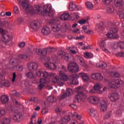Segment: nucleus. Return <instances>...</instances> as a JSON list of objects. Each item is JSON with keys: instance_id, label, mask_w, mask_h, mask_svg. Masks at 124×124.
I'll list each match as a JSON object with an SVG mask.
<instances>
[{"instance_id": "obj_1", "label": "nucleus", "mask_w": 124, "mask_h": 124, "mask_svg": "<svg viewBox=\"0 0 124 124\" xmlns=\"http://www.w3.org/2000/svg\"><path fill=\"white\" fill-rule=\"evenodd\" d=\"M9 112H13L14 113L13 115V120L16 123H20L22 121V119H23V115L21 111L19 110L14 109L13 107H10L9 108Z\"/></svg>"}, {"instance_id": "obj_2", "label": "nucleus", "mask_w": 124, "mask_h": 124, "mask_svg": "<svg viewBox=\"0 0 124 124\" xmlns=\"http://www.w3.org/2000/svg\"><path fill=\"white\" fill-rule=\"evenodd\" d=\"M68 70L71 73H76V72H79L80 68L79 66L75 62L70 63L68 65Z\"/></svg>"}, {"instance_id": "obj_3", "label": "nucleus", "mask_w": 124, "mask_h": 124, "mask_svg": "<svg viewBox=\"0 0 124 124\" xmlns=\"http://www.w3.org/2000/svg\"><path fill=\"white\" fill-rule=\"evenodd\" d=\"M118 31H119V29L117 27H111L109 32L107 33L106 35L108 38H117L118 37V35H117Z\"/></svg>"}, {"instance_id": "obj_4", "label": "nucleus", "mask_w": 124, "mask_h": 124, "mask_svg": "<svg viewBox=\"0 0 124 124\" xmlns=\"http://www.w3.org/2000/svg\"><path fill=\"white\" fill-rule=\"evenodd\" d=\"M22 7L23 9L26 10L27 13H34L35 12L34 10L33 9V7L32 6H30L29 7V1H24L22 2Z\"/></svg>"}, {"instance_id": "obj_5", "label": "nucleus", "mask_w": 124, "mask_h": 124, "mask_svg": "<svg viewBox=\"0 0 124 124\" xmlns=\"http://www.w3.org/2000/svg\"><path fill=\"white\" fill-rule=\"evenodd\" d=\"M43 13L44 14H48L49 17L54 16V12L52 11V7L49 5H46L43 7Z\"/></svg>"}, {"instance_id": "obj_6", "label": "nucleus", "mask_w": 124, "mask_h": 124, "mask_svg": "<svg viewBox=\"0 0 124 124\" xmlns=\"http://www.w3.org/2000/svg\"><path fill=\"white\" fill-rule=\"evenodd\" d=\"M50 24L52 25L51 29L54 32L59 31L61 30V24L57 23V21L55 19H52L50 21Z\"/></svg>"}, {"instance_id": "obj_7", "label": "nucleus", "mask_w": 124, "mask_h": 124, "mask_svg": "<svg viewBox=\"0 0 124 124\" xmlns=\"http://www.w3.org/2000/svg\"><path fill=\"white\" fill-rule=\"evenodd\" d=\"M122 85H123V81L120 80L109 81L108 83L109 88H114V89L119 88Z\"/></svg>"}, {"instance_id": "obj_8", "label": "nucleus", "mask_w": 124, "mask_h": 124, "mask_svg": "<svg viewBox=\"0 0 124 124\" xmlns=\"http://www.w3.org/2000/svg\"><path fill=\"white\" fill-rule=\"evenodd\" d=\"M114 3L116 7H119L121 10H124V0H114Z\"/></svg>"}, {"instance_id": "obj_9", "label": "nucleus", "mask_w": 124, "mask_h": 124, "mask_svg": "<svg viewBox=\"0 0 124 124\" xmlns=\"http://www.w3.org/2000/svg\"><path fill=\"white\" fill-rule=\"evenodd\" d=\"M88 100L90 103L94 104V105H97L99 103V98L96 96H91L88 98Z\"/></svg>"}, {"instance_id": "obj_10", "label": "nucleus", "mask_w": 124, "mask_h": 124, "mask_svg": "<svg viewBox=\"0 0 124 124\" xmlns=\"http://www.w3.org/2000/svg\"><path fill=\"white\" fill-rule=\"evenodd\" d=\"M108 97L112 102H116L120 98V95L117 93H112L108 95Z\"/></svg>"}, {"instance_id": "obj_11", "label": "nucleus", "mask_w": 124, "mask_h": 124, "mask_svg": "<svg viewBox=\"0 0 124 124\" xmlns=\"http://www.w3.org/2000/svg\"><path fill=\"white\" fill-rule=\"evenodd\" d=\"M58 56L61 57L62 59H64L65 60L66 62L68 61L69 60V56H68V54L66 53L65 52L60 50L58 52Z\"/></svg>"}, {"instance_id": "obj_12", "label": "nucleus", "mask_w": 124, "mask_h": 124, "mask_svg": "<svg viewBox=\"0 0 124 124\" xmlns=\"http://www.w3.org/2000/svg\"><path fill=\"white\" fill-rule=\"evenodd\" d=\"M70 80L72 81L73 85H78V80L77 79L79 78V76L77 74H74L70 76Z\"/></svg>"}, {"instance_id": "obj_13", "label": "nucleus", "mask_w": 124, "mask_h": 124, "mask_svg": "<svg viewBox=\"0 0 124 124\" xmlns=\"http://www.w3.org/2000/svg\"><path fill=\"white\" fill-rule=\"evenodd\" d=\"M92 78L94 79V80L101 81V80H103V76L99 73L93 74L92 75Z\"/></svg>"}, {"instance_id": "obj_14", "label": "nucleus", "mask_w": 124, "mask_h": 124, "mask_svg": "<svg viewBox=\"0 0 124 124\" xmlns=\"http://www.w3.org/2000/svg\"><path fill=\"white\" fill-rule=\"evenodd\" d=\"M100 108L102 112H105L107 110V103L105 101H101L100 103Z\"/></svg>"}, {"instance_id": "obj_15", "label": "nucleus", "mask_w": 124, "mask_h": 124, "mask_svg": "<svg viewBox=\"0 0 124 124\" xmlns=\"http://www.w3.org/2000/svg\"><path fill=\"white\" fill-rule=\"evenodd\" d=\"M32 52H30L29 53H25L24 54H19L18 55V57L19 59H21V60H27L28 58L30 57V56H32Z\"/></svg>"}, {"instance_id": "obj_16", "label": "nucleus", "mask_w": 124, "mask_h": 124, "mask_svg": "<svg viewBox=\"0 0 124 124\" xmlns=\"http://www.w3.org/2000/svg\"><path fill=\"white\" fill-rule=\"evenodd\" d=\"M87 97H88V95L86 94L85 93H82L80 94L77 95L76 98L78 101L81 100L84 101V100L86 99V98H87Z\"/></svg>"}, {"instance_id": "obj_17", "label": "nucleus", "mask_w": 124, "mask_h": 124, "mask_svg": "<svg viewBox=\"0 0 124 124\" xmlns=\"http://www.w3.org/2000/svg\"><path fill=\"white\" fill-rule=\"evenodd\" d=\"M88 112L91 117L96 118L97 117V110L95 108H92L89 109Z\"/></svg>"}, {"instance_id": "obj_18", "label": "nucleus", "mask_w": 124, "mask_h": 124, "mask_svg": "<svg viewBox=\"0 0 124 124\" xmlns=\"http://www.w3.org/2000/svg\"><path fill=\"white\" fill-rule=\"evenodd\" d=\"M47 51H49V49L45 48L44 50H42L40 49H36V52L37 54H38V55H41L42 56H46V55H47Z\"/></svg>"}, {"instance_id": "obj_19", "label": "nucleus", "mask_w": 124, "mask_h": 124, "mask_svg": "<svg viewBox=\"0 0 124 124\" xmlns=\"http://www.w3.org/2000/svg\"><path fill=\"white\" fill-rule=\"evenodd\" d=\"M42 32L45 35H48V34L51 33V30L49 27L45 26L43 29H42Z\"/></svg>"}, {"instance_id": "obj_20", "label": "nucleus", "mask_w": 124, "mask_h": 124, "mask_svg": "<svg viewBox=\"0 0 124 124\" xmlns=\"http://www.w3.org/2000/svg\"><path fill=\"white\" fill-rule=\"evenodd\" d=\"M47 82L46 79L41 78L40 81V85L38 86V89L41 91L43 88H44L45 84Z\"/></svg>"}, {"instance_id": "obj_21", "label": "nucleus", "mask_w": 124, "mask_h": 124, "mask_svg": "<svg viewBox=\"0 0 124 124\" xmlns=\"http://www.w3.org/2000/svg\"><path fill=\"white\" fill-rule=\"evenodd\" d=\"M79 76L81 77L82 79L84 81V82H88L90 80V77L88 76V74H85L84 73H79Z\"/></svg>"}, {"instance_id": "obj_22", "label": "nucleus", "mask_w": 124, "mask_h": 124, "mask_svg": "<svg viewBox=\"0 0 124 124\" xmlns=\"http://www.w3.org/2000/svg\"><path fill=\"white\" fill-rule=\"evenodd\" d=\"M70 18V15L68 13H64L61 15L60 16V19L62 20L63 21H67V20H69Z\"/></svg>"}, {"instance_id": "obj_23", "label": "nucleus", "mask_w": 124, "mask_h": 124, "mask_svg": "<svg viewBox=\"0 0 124 124\" xmlns=\"http://www.w3.org/2000/svg\"><path fill=\"white\" fill-rule=\"evenodd\" d=\"M8 101H9V97H8V96L4 95L1 96V102L2 104H7L8 103Z\"/></svg>"}, {"instance_id": "obj_24", "label": "nucleus", "mask_w": 124, "mask_h": 124, "mask_svg": "<svg viewBox=\"0 0 124 124\" xmlns=\"http://www.w3.org/2000/svg\"><path fill=\"white\" fill-rule=\"evenodd\" d=\"M60 77L62 80H63V81H67V80H68V77H67V75L62 72V71H60Z\"/></svg>"}, {"instance_id": "obj_25", "label": "nucleus", "mask_w": 124, "mask_h": 124, "mask_svg": "<svg viewBox=\"0 0 124 124\" xmlns=\"http://www.w3.org/2000/svg\"><path fill=\"white\" fill-rule=\"evenodd\" d=\"M99 46L101 49L103 50V51H104L105 52H108V50H107V49L105 48V46H106V44H105V42H104V40H101L100 41L99 43Z\"/></svg>"}, {"instance_id": "obj_26", "label": "nucleus", "mask_w": 124, "mask_h": 124, "mask_svg": "<svg viewBox=\"0 0 124 124\" xmlns=\"http://www.w3.org/2000/svg\"><path fill=\"white\" fill-rule=\"evenodd\" d=\"M45 66L46 67L49 68V69H56V68H57V66L53 63H50L49 64L48 63H45Z\"/></svg>"}, {"instance_id": "obj_27", "label": "nucleus", "mask_w": 124, "mask_h": 124, "mask_svg": "<svg viewBox=\"0 0 124 124\" xmlns=\"http://www.w3.org/2000/svg\"><path fill=\"white\" fill-rule=\"evenodd\" d=\"M96 66L99 68H101V69H104L105 67H107V64L104 62H101L96 64Z\"/></svg>"}, {"instance_id": "obj_28", "label": "nucleus", "mask_w": 124, "mask_h": 124, "mask_svg": "<svg viewBox=\"0 0 124 124\" xmlns=\"http://www.w3.org/2000/svg\"><path fill=\"white\" fill-rule=\"evenodd\" d=\"M78 62L81 65V66H82V67H85V68H87L88 67V65L86 64L85 62V61L82 58H80V59L78 60Z\"/></svg>"}, {"instance_id": "obj_29", "label": "nucleus", "mask_w": 124, "mask_h": 124, "mask_svg": "<svg viewBox=\"0 0 124 124\" xmlns=\"http://www.w3.org/2000/svg\"><path fill=\"white\" fill-rule=\"evenodd\" d=\"M0 123L2 124H10L11 123V119L8 118H3L1 120Z\"/></svg>"}, {"instance_id": "obj_30", "label": "nucleus", "mask_w": 124, "mask_h": 124, "mask_svg": "<svg viewBox=\"0 0 124 124\" xmlns=\"http://www.w3.org/2000/svg\"><path fill=\"white\" fill-rule=\"evenodd\" d=\"M31 28L34 30V31H36L37 30V21H34L31 23Z\"/></svg>"}, {"instance_id": "obj_31", "label": "nucleus", "mask_w": 124, "mask_h": 124, "mask_svg": "<svg viewBox=\"0 0 124 124\" xmlns=\"http://www.w3.org/2000/svg\"><path fill=\"white\" fill-rule=\"evenodd\" d=\"M26 76H27L28 78H30V79H32V80L34 81H36V79H35V78H34V75L32 72H28L27 74H26Z\"/></svg>"}, {"instance_id": "obj_32", "label": "nucleus", "mask_w": 124, "mask_h": 124, "mask_svg": "<svg viewBox=\"0 0 124 124\" xmlns=\"http://www.w3.org/2000/svg\"><path fill=\"white\" fill-rule=\"evenodd\" d=\"M62 122L65 123V124H67V123L70 122V115H68L63 118L62 119Z\"/></svg>"}, {"instance_id": "obj_33", "label": "nucleus", "mask_w": 124, "mask_h": 124, "mask_svg": "<svg viewBox=\"0 0 124 124\" xmlns=\"http://www.w3.org/2000/svg\"><path fill=\"white\" fill-rule=\"evenodd\" d=\"M1 84L2 85V87L4 86V87H10V83L8 80H1Z\"/></svg>"}, {"instance_id": "obj_34", "label": "nucleus", "mask_w": 124, "mask_h": 124, "mask_svg": "<svg viewBox=\"0 0 124 124\" xmlns=\"http://www.w3.org/2000/svg\"><path fill=\"white\" fill-rule=\"evenodd\" d=\"M86 6L88 9L92 10L93 9V4L91 2H87L86 3Z\"/></svg>"}, {"instance_id": "obj_35", "label": "nucleus", "mask_w": 124, "mask_h": 124, "mask_svg": "<svg viewBox=\"0 0 124 124\" xmlns=\"http://www.w3.org/2000/svg\"><path fill=\"white\" fill-rule=\"evenodd\" d=\"M76 9V4L72 3H70L69 6V10L70 11H74Z\"/></svg>"}, {"instance_id": "obj_36", "label": "nucleus", "mask_w": 124, "mask_h": 124, "mask_svg": "<svg viewBox=\"0 0 124 124\" xmlns=\"http://www.w3.org/2000/svg\"><path fill=\"white\" fill-rule=\"evenodd\" d=\"M47 100L49 102H56L57 99H56V97H55V96L51 95L47 98Z\"/></svg>"}, {"instance_id": "obj_37", "label": "nucleus", "mask_w": 124, "mask_h": 124, "mask_svg": "<svg viewBox=\"0 0 124 124\" xmlns=\"http://www.w3.org/2000/svg\"><path fill=\"white\" fill-rule=\"evenodd\" d=\"M107 11L108 13L111 14L115 11V9H114V7H113V6H111L107 9Z\"/></svg>"}, {"instance_id": "obj_38", "label": "nucleus", "mask_w": 124, "mask_h": 124, "mask_svg": "<svg viewBox=\"0 0 124 124\" xmlns=\"http://www.w3.org/2000/svg\"><path fill=\"white\" fill-rule=\"evenodd\" d=\"M104 5H110L113 0H102Z\"/></svg>"}, {"instance_id": "obj_39", "label": "nucleus", "mask_w": 124, "mask_h": 124, "mask_svg": "<svg viewBox=\"0 0 124 124\" xmlns=\"http://www.w3.org/2000/svg\"><path fill=\"white\" fill-rule=\"evenodd\" d=\"M77 91L78 94H81V93H84V88L83 87H78L77 88Z\"/></svg>"}, {"instance_id": "obj_40", "label": "nucleus", "mask_w": 124, "mask_h": 124, "mask_svg": "<svg viewBox=\"0 0 124 124\" xmlns=\"http://www.w3.org/2000/svg\"><path fill=\"white\" fill-rule=\"evenodd\" d=\"M85 92L87 93H96V90H94V89H90L88 90V89H85Z\"/></svg>"}, {"instance_id": "obj_41", "label": "nucleus", "mask_w": 124, "mask_h": 124, "mask_svg": "<svg viewBox=\"0 0 124 124\" xmlns=\"http://www.w3.org/2000/svg\"><path fill=\"white\" fill-rule=\"evenodd\" d=\"M100 84H99V83H96L94 85L93 87L94 91H99V90H100Z\"/></svg>"}, {"instance_id": "obj_42", "label": "nucleus", "mask_w": 124, "mask_h": 124, "mask_svg": "<svg viewBox=\"0 0 124 124\" xmlns=\"http://www.w3.org/2000/svg\"><path fill=\"white\" fill-rule=\"evenodd\" d=\"M31 65L32 66V69H33V71H35V70L37 69L38 65L37 64H36V63H31Z\"/></svg>"}, {"instance_id": "obj_43", "label": "nucleus", "mask_w": 124, "mask_h": 124, "mask_svg": "<svg viewBox=\"0 0 124 124\" xmlns=\"http://www.w3.org/2000/svg\"><path fill=\"white\" fill-rule=\"evenodd\" d=\"M64 81L63 79H62V78L59 79V80H58V82H57L58 85H59V86H61V87L63 86V85H64Z\"/></svg>"}, {"instance_id": "obj_44", "label": "nucleus", "mask_w": 124, "mask_h": 124, "mask_svg": "<svg viewBox=\"0 0 124 124\" xmlns=\"http://www.w3.org/2000/svg\"><path fill=\"white\" fill-rule=\"evenodd\" d=\"M59 79L60 78H59V77L55 76L52 79V82H53V83H58V82H59Z\"/></svg>"}, {"instance_id": "obj_45", "label": "nucleus", "mask_w": 124, "mask_h": 124, "mask_svg": "<svg viewBox=\"0 0 124 124\" xmlns=\"http://www.w3.org/2000/svg\"><path fill=\"white\" fill-rule=\"evenodd\" d=\"M73 93V91H72V89H68L66 90V94H67V96H69L70 94H72Z\"/></svg>"}, {"instance_id": "obj_46", "label": "nucleus", "mask_w": 124, "mask_h": 124, "mask_svg": "<svg viewBox=\"0 0 124 124\" xmlns=\"http://www.w3.org/2000/svg\"><path fill=\"white\" fill-rule=\"evenodd\" d=\"M43 77L44 78H49L50 75L47 72H43Z\"/></svg>"}, {"instance_id": "obj_47", "label": "nucleus", "mask_w": 124, "mask_h": 124, "mask_svg": "<svg viewBox=\"0 0 124 124\" xmlns=\"http://www.w3.org/2000/svg\"><path fill=\"white\" fill-rule=\"evenodd\" d=\"M111 76H112V77L117 78L118 77H120V74L119 73L116 72H112Z\"/></svg>"}, {"instance_id": "obj_48", "label": "nucleus", "mask_w": 124, "mask_h": 124, "mask_svg": "<svg viewBox=\"0 0 124 124\" xmlns=\"http://www.w3.org/2000/svg\"><path fill=\"white\" fill-rule=\"evenodd\" d=\"M118 47H119L120 49H124V43L122 42L118 43Z\"/></svg>"}, {"instance_id": "obj_49", "label": "nucleus", "mask_w": 124, "mask_h": 124, "mask_svg": "<svg viewBox=\"0 0 124 124\" xmlns=\"http://www.w3.org/2000/svg\"><path fill=\"white\" fill-rule=\"evenodd\" d=\"M97 27L100 31H102V29L104 28V25H103V23L101 22L97 25Z\"/></svg>"}, {"instance_id": "obj_50", "label": "nucleus", "mask_w": 124, "mask_h": 124, "mask_svg": "<svg viewBox=\"0 0 124 124\" xmlns=\"http://www.w3.org/2000/svg\"><path fill=\"white\" fill-rule=\"evenodd\" d=\"M36 74L38 77H40V76H41V74H42V69H39V70L36 72Z\"/></svg>"}, {"instance_id": "obj_51", "label": "nucleus", "mask_w": 124, "mask_h": 124, "mask_svg": "<svg viewBox=\"0 0 124 124\" xmlns=\"http://www.w3.org/2000/svg\"><path fill=\"white\" fill-rule=\"evenodd\" d=\"M118 15L120 19H124V14L123 12L119 11Z\"/></svg>"}, {"instance_id": "obj_52", "label": "nucleus", "mask_w": 124, "mask_h": 124, "mask_svg": "<svg viewBox=\"0 0 124 124\" xmlns=\"http://www.w3.org/2000/svg\"><path fill=\"white\" fill-rule=\"evenodd\" d=\"M35 8H36L38 12H41V6H39V5H36Z\"/></svg>"}, {"instance_id": "obj_53", "label": "nucleus", "mask_w": 124, "mask_h": 124, "mask_svg": "<svg viewBox=\"0 0 124 124\" xmlns=\"http://www.w3.org/2000/svg\"><path fill=\"white\" fill-rule=\"evenodd\" d=\"M5 114H6V111H5V110L2 109V110H0V118L1 117H2V116H3V115H5Z\"/></svg>"}, {"instance_id": "obj_54", "label": "nucleus", "mask_w": 124, "mask_h": 124, "mask_svg": "<svg viewBox=\"0 0 124 124\" xmlns=\"http://www.w3.org/2000/svg\"><path fill=\"white\" fill-rule=\"evenodd\" d=\"M116 57H124V52H118L116 53Z\"/></svg>"}, {"instance_id": "obj_55", "label": "nucleus", "mask_w": 124, "mask_h": 124, "mask_svg": "<svg viewBox=\"0 0 124 124\" xmlns=\"http://www.w3.org/2000/svg\"><path fill=\"white\" fill-rule=\"evenodd\" d=\"M87 49H92V46L84 45L82 47V50H87Z\"/></svg>"}, {"instance_id": "obj_56", "label": "nucleus", "mask_w": 124, "mask_h": 124, "mask_svg": "<svg viewBox=\"0 0 124 124\" xmlns=\"http://www.w3.org/2000/svg\"><path fill=\"white\" fill-rule=\"evenodd\" d=\"M111 115H112V112L110 111L108 114L105 115V119H108V118H110V117H111Z\"/></svg>"}, {"instance_id": "obj_57", "label": "nucleus", "mask_w": 124, "mask_h": 124, "mask_svg": "<svg viewBox=\"0 0 124 124\" xmlns=\"http://www.w3.org/2000/svg\"><path fill=\"white\" fill-rule=\"evenodd\" d=\"M31 63H28L27 64L28 68L31 71H33V69H32V66L31 65Z\"/></svg>"}, {"instance_id": "obj_58", "label": "nucleus", "mask_w": 124, "mask_h": 124, "mask_svg": "<svg viewBox=\"0 0 124 124\" xmlns=\"http://www.w3.org/2000/svg\"><path fill=\"white\" fill-rule=\"evenodd\" d=\"M87 20L85 19H81L78 21L79 24L80 25H84V24H86Z\"/></svg>"}, {"instance_id": "obj_59", "label": "nucleus", "mask_w": 124, "mask_h": 124, "mask_svg": "<svg viewBox=\"0 0 124 124\" xmlns=\"http://www.w3.org/2000/svg\"><path fill=\"white\" fill-rule=\"evenodd\" d=\"M14 11L16 14L19 13V9L17 6H15L14 8Z\"/></svg>"}, {"instance_id": "obj_60", "label": "nucleus", "mask_w": 124, "mask_h": 124, "mask_svg": "<svg viewBox=\"0 0 124 124\" xmlns=\"http://www.w3.org/2000/svg\"><path fill=\"white\" fill-rule=\"evenodd\" d=\"M112 46L113 49H117V48H118V46H119V44L113 43L112 44Z\"/></svg>"}, {"instance_id": "obj_61", "label": "nucleus", "mask_w": 124, "mask_h": 124, "mask_svg": "<svg viewBox=\"0 0 124 124\" xmlns=\"http://www.w3.org/2000/svg\"><path fill=\"white\" fill-rule=\"evenodd\" d=\"M15 79H16V73L14 72L13 73V78L12 79V81L13 82H15Z\"/></svg>"}, {"instance_id": "obj_62", "label": "nucleus", "mask_w": 124, "mask_h": 124, "mask_svg": "<svg viewBox=\"0 0 124 124\" xmlns=\"http://www.w3.org/2000/svg\"><path fill=\"white\" fill-rule=\"evenodd\" d=\"M84 32H85V33H88V34H93V31L92 30L85 31Z\"/></svg>"}, {"instance_id": "obj_63", "label": "nucleus", "mask_w": 124, "mask_h": 124, "mask_svg": "<svg viewBox=\"0 0 124 124\" xmlns=\"http://www.w3.org/2000/svg\"><path fill=\"white\" fill-rule=\"evenodd\" d=\"M84 57L86 59H90V53L89 52L84 53Z\"/></svg>"}, {"instance_id": "obj_64", "label": "nucleus", "mask_w": 124, "mask_h": 124, "mask_svg": "<svg viewBox=\"0 0 124 124\" xmlns=\"http://www.w3.org/2000/svg\"><path fill=\"white\" fill-rule=\"evenodd\" d=\"M5 43L7 45H10V44L11 43V40H10V39H8L6 41H5Z\"/></svg>"}]
</instances>
